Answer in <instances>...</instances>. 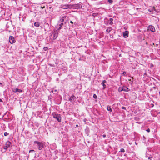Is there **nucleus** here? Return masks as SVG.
Returning a JSON list of instances; mask_svg holds the SVG:
<instances>
[{
  "mask_svg": "<svg viewBox=\"0 0 160 160\" xmlns=\"http://www.w3.org/2000/svg\"><path fill=\"white\" fill-rule=\"evenodd\" d=\"M3 83H1V82H0V86L2 87L3 86Z\"/></svg>",
  "mask_w": 160,
  "mask_h": 160,
  "instance_id": "nucleus-33",
  "label": "nucleus"
},
{
  "mask_svg": "<svg viewBox=\"0 0 160 160\" xmlns=\"http://www.w3.org/2000/svg\"><path fill=\"white\" fill-rule=\"evenodd\" d=\"M93 98L95 99H97V96L95 94H94Z\"/></svg>",
  "mask_w": 160,
  "mask_h": 160,
  "instance_id": "nucleus-26",
  "label": "nucleus"
},
{
  "mask_svg": "<svg viewBox=\"0 0 160 160\" xmlns=\"http://www.w3.org/2000/svg\"><path fill=\"white\" fill-rule=\"evenodd\" d=\"M13 92H22V90L21 89H18V88H16L15 89L14 91H13Z\"/></svg>",
  "mask_w": 160,
  "mask_h": 160,
  "instance_id": "nucleus-15",
  "label": "nucleus"
},
{
  "mask_svg": "<svg viewBox=\"0 0 160 160\" xmlns=\"http://www.w3.org/2000/svg\"><path fill=\"white\" fill-rule=\"evenodd\" d=\"M123 91L124 92H128L130 91V89L128 88L126 86H123L122 87Z\"/></svg>",
  "mask_w": 160,
  "mask_h": 160,
  "instance_id": "nucleus-10",
  "label": "nucleus"
},
{
  "mask_svg": "<svg viewBox=\"0 0 160 160\" xmlns=\"http://www.w3.org/2000/svg\"><path fill=\"white\" fill-rule=\"evenodd\" d=\"M9 133H8V132H5L4 133V135L5 136H7L8 135H9Z\"/></svg>",
  "mask_w": 160,
  "mask_h": 160,
  "instance_id": "nucleus-24",
  "label": "nucleus"
},
{
  "mask_svg": "<svg viewBox=\"0 0 160 160\" xmlns=\"http://www.w3.org/2000/svg\"><path fill=\"white\" fill-rule=\"evenodd\" d=\"M112 30V28L111 27H108L107 28L106 31L108 33H109Z\"/></svg>",
  "mask_w": 160,
  "mask_h": 160,
  "instance_id": "nucleus-18",
  "label": "nucleus"
},
{
  "mask_svg": "<svg viewBox=\"0 0 160 160\" xmlns=\"http://www.w3.org/2000/svg\"><path fill=\"white\" fill-rule=\"evenodd\" d=\"M52 116L53 117L56 119L58 122H61V117L60 114H58L56 112H54L52 114Z\"/></svg>",
  "mask_w": 160,
  "mask_h": 160,
  "instance_id": "nucleus-3",
  "label": "nucleus"
},
{
  "mask_svg": "<svg viewBox=\"0 0 160 160\" xmlns=\"http://www.w3.org/2000/svg\"><path fill=\"white\" fill-rule=\"evenodd\" d=\"M123 36L125 38H126L128 36V32L126 31L123 33Z\"/></svg>",
  "mask_w": 160,
  "mask_h": 160,
  "instance_id": "nucleus-9",
  "label": "nucleus"
},
{
  "mask_svg": "<svg viewBox=\"0 0 160 160\" xmlns=\"http://www.w3.org/2000/svg\"><path fill=\"white\" fill-rule=\"evenodd\" d=\"M34 25L35 27H38L40 25V23L38 22H36L34 23Z\"/></svg>",
  "mask_w": 160,
  "mask_h": 160,
  "instance_id": "nucleus-17",
  "label": "nucleus"
},
{
  "mask_svg": "<svg viewBox=\"0 0 160 160\" xmlns=\"http://www.w3.org/2000/svg\"><path fill=\"white\" fill-rule=\"evenodd\" d=\"M109 20H108L107 19V18H105V19H104V22H105V23L106 24H108L109 23Z\"/></svg>",
  "mask_w": 160,
  "mask_h": 160,
  "instance_id": "nucleus-21",
  "label": "nucleus"
},
{
  "mask_svg": "<svg viewBox=\"0 0 160 160\" xmlns=\"http://www.w3.org/2000/svg\"><path fill=\"white\" fill-rule=\"evenodd\" d=\"M62 27H58V28H57V29L56 31H57L58 32L60 30V29Z\"/></svg>",
  "mask_w": 160,
  "mask_h": 160,
  "instance_id": "nucleus-23",
  "label": "nucleus"
},
{
  "mask_svg": "<svg viewBox=\"0 0 160 160\" xmlns=\"http://www.w3.org/2000/svg\"><path fill=\"white\" fill-rule=\"evenodd\" d=\"M120 152H125V150L123 148H121L120 149Z\"/></svg>",
  "mask_w": 160,
  "mask_h": 160,
  "instance_id": "nucleus-27",
  "label": "nucleus"
},
{
  "mask_svg": "<svg viewBox=\"0 0 160 160\" xmlns=\"http://www.w3.org/2000/svg\"><path fill=\"white\" fill-rule=\"evenodd\" d=\"M108 1L109 3H112L113 2L112 0H108Z\"/></svg>",
  "mask_w": 160,
  "mask_h": 160,
  "instance_id": "nucleus-29",
  "label": "nucleus"
},
{
  "mask_svg": "<svg viewBox=\"0 0 160 160\" xmlns=\"http://www.w3.org/2000/svg\"><path fill=\"white\" fill-rule=\"evenodd\" d=\"M58 32L57 31L54 30L50 33L49 37L51 41L55 40L58 37Z\"/></svg>",
  "mask_w": 160,
  "mask_h": 160,
  "instance_id": "nucleus-2",
  "label": "nucleus"
},
{
  "mask_svg": "<svg viewBox=\"0 0 160 160\" xmlns=\"http://www.w3.org/2000/svg\"><path fill=\"white\" fill-rule=\"evenodd\" d=\"M76 97L73 95H72V96L70 98L69 100L71 102H72L74 101V100L75 99Z\"/></svg>",
  "mask_w": 160,
  "mask_h": 160,
  "instance_id": "nucleus-12",
  "label": "nucleus"
},
{
  "mask_svg": "<svg viewBox=\"0 0 160 160\" xmlns=\"http://www.w3.org/2000/svg\"><path fill=\"white\" fill-rule=\"evenodd\" d=\"M152 107H153L154 106V105L153 104H152Z\"/></svg>",
  "mask_w": 160,
  "mask_h": 160,
  "instance_id": "nucleus-42",
  "label": "nucleus"
},
{
  "mask_svg": "<svg viewBox=\"0 0 160 160\" xmlns=\"http://www.w3.org/2000/svg\"><path fill=\"white\" fill-rule=\"evenodd\" d=\"M148 11H150V12H151V10H150V9H149V10H148Z\"/></svg>",
  "mask_w": 160,
  "mask_h": 160,
  "instance_id": "nucleus-41",
  "label": "nucleus"
},
{
  "mask_svg": "<svg viewBox=\"0 0 160 160\" xmlns=\"http://www.w3.org/2000/svg\"><path fill=\"white\" fill-rule=\"evenodd\" d=\"M107 110L109 112H112V110L110 106H107Z\"/></svg>",
  "mask_w": 160,
  "mask_h": 160,
  "instance_id": "nucleus-19",
  "label": "nucleus"
},
{
  "mask_svg": "<svg viewBox=\"0 0 160 160\" xmlns=\"http://www.w3.org/2000/svg\"><path fill=\"white\" fill-rule=\"evenodd\" d=\"M82 4L80 2L78 4H74L71 5L72 7L74 9L81 8L82 7Z\"/></svg>",
  "mask_w": 160,
  "mask_h": 160,
  "instance_id": "nucleus-4",
  "label": "nucleus"
},
{
  "mask_svg": "<svg viewBox=\"0 0 160 160\" xmlns=\"http://www.w3.org/2000/svg\"><path fill=\"white\" fill-rule=\"evenodd\" d=\"M33 143L34 145L37 147L38 149L41 150L44 148L45 142L43 141L39 142L37 141H35Z\"/></svg>",
  "mask_w": 160,
  "mask_h": 160,
  "instance_id": "nucleus-1",
  "label": "nucleus"
},
{
  "mask_svg": "<svg viewBox=\"0 0 160 160\" xmlns=\"http://www.w3.org/2000/svg\"><path fill=\"white\" fill-rule=\"evenodd\" d=\"M18 70L20 71V72H19L20 73L22 72H24V68L23 67H20L18 68Z\"/></svg>",
  "mask_w": 160,
  "mask_h": 160,
  "instance_id": "nucleus-16",
  "label": "nucleus"
},
{
  "mask_svg": "<svg viewBox=\"0 0 160 160\" xmlns=\"http://www.w3.org/2000/svg\"><path fill=\"white\" fill-rule=\"evenodd\" d=\"M126 74V72H124L123 73H122V74H123V75H125Z\"/></svg>",
  "mask_w": 160,
  "mask_h": 160,
  "instance_id": "nucleus-35",
  "label": "nucleus"
},
{
  "mask_svg": "<svg viewBox=\"0 0 160 160\" xmlns=\"http://www.w3.org/2000/svg\"><path fill=\"white\" fill-rule=\"evenodd\" d=\"M113 20V19L112 18H109V20H108L109 21H110V22H112Z\"/></svg>",
  "mask_w": 160,
  "mask_h": 160,
  "instance_id": "nucleus-28",
  "label": "nucleus"
},
{
  "mask_svg": "<svg viewBox=\"0 0 160 160\" xmlns=\"http://www.w3.org/2000/svg\"><path fill=\"white\" fill-rule=\"evenodd\" d=\"M70 23H72H72H73V22H72V21H70Z\"/></svg>",
  "mask_w": 160,
  "mask_h": 160,
  "instance_id": "nucleus-39",
  "label": "nucleus"
},
{
  "mask_svg": "<svg viewBox=\"0 0 160 160\" xmlns=\"http://www.w3.org/2000/svg\"><path fill=\"white\" fill-rule=\"evenodd\" d=\"M98 14L97 13H93L92 14V16L93 17L97 16Z\"/></svg>",
  "mask_w": 160,
  "mask_h": 160,
  "instance_id": "nucleus-22",
  "label": "nucleus"
},
{
  "mask_svg": "<svg viewBox=\"0 0 160 160\" xmlns=\"http://www.w3.org/2000/svg\"><path fill=\"white\" fill-rule=\"evenodd\" d=\"M63 24H64L62 22L58 21V23L56 26L57 28H58V27H62L63 25Z\"/></svg>",
  "mask_w": 160,
  "mask_h": 160,
  "instance_id": "nucleus-13",
  "label": "nucleus"
},
{
  "mask_svg": "<svg viewBox=\"0 0 160 160\" xmlns=\"http://www.w3.org/2000/svg\"><path fill=\"white\" fill-rule=\"evenodd\" d=\"M109 23V24H110L111 25H112L113 24V23L112 22H110Z\"/></svg>",
  "mask_w": 160,
  "mask_h": 160,
  "instance_id": "nucleus-34",
  "label": "nucleus"
},
{
  "mask_svg": "<svg viewBox=\"0 0 160 160\" xmlns=\"http://www.w3.org/2000/svg\"><path fill=\"white\" fill-rule=\"evenodd\" d=\"M102 137H103V138H105V137H106V135H105V134H103V135H102Z\"/></svg>",
  "mask_w": 160,
  "mask_h": 160,
  "instance_id": "nucleus-36",
  "label": "nucleus"
},
{
  "mask_svg": "<svg viewBox=\"0 0 160 160\" xmlns=\"http://www.w3.org/2000/svg\"><path fill=\"white\" fill-rule=\"evenodd\" d=\"M148 29L152 32H154L155 31V29L154 27L152 25L149 26Z\"/></svg>",
  "mask_w": 160,
  "mask_h": 160,
  "instance_id": "nucleus-7",
  "label": "nucleus"
},
{
  "mask_svg": "<svg viewBox=\"0 0 160 160\" xmlns=\"http://www.w3.org/2000/svg\"><path fill=\"white\" fill-rule=\"evenodd\" d=\"M66 18V16H61L60 17V19L59 21L63 22H64V20Z\"/></svg>",
  "mask_w": 160,
  "mask_h": 160,
  "instance_id": "nucleus-8",
  "label": "nucleus"
},
{
  "mask_svg": "<svg viewBox=\"0 0 160 160\" xmlns=\"http://www.w3.org/2000/svg\"><path fill=\"white\" fill-rule=\"evenodd\" d=\"M35 152V151L33 150H31L29 151V153L30 152Z\"/></svg>",
  "mask_w": 160,
  "mask_h": 160,
  "instance_id": "nucleus-30",
  "label": "nucleus"
},
{
  "mask_svg": "<svg viewBox=\"0 0 160 160\" xmlns=\"http://www.w3.org/2000/svg\"><path fill=\"white\" fill-rule=\"evenodd\" d=\"M118 91L119 92H121L123 91V89L122 87H119L118 89Z\"/></svg>",
  "mask_w": 160,
  "mask_h": 160,
  "instance_id": "nucleus-20",
  "label": "nucleus"
},
{
  "mask_svg": "<svg viewBox=\"0 0 160 160\" xmlns=\"http://www.w3.org/2000/svg\"><path fill=\"white\" fill-rule=\"evenodd\" d=\"M159 95H160V91L159 92Z\"/></svg>",
  "mask_w": 160,
  "mask_h": 160,
  "instance_id": "nucleus-47",
  "label": "nucleus"
},
{
  "mask_svg": "<svg viewBox=\"0 0 160 160\" xmlns=\"http://www.w3.org/2000/svg\"><path fill=\"white\" fill-rule=\"evenodd\" d=\"M122 108L124 110L126 109V108L125 107L123 106L122 107Z\"/></svg>",
  "mask_w": 160,
  "mask_h": 160,
  "instance_id": "nucleus-32",
  "label": "nucleus"
},
{
  "mask_svg": "<svg viewBox=\"0 0 160 160\" xmlns=\"http://www.w3.org/2000/svg\"><path fill=\"white\" fill-rule=\"evenodd\" d=\"M9 42L11 44H13L15 42V40L13 37L12 36H10L9 37Z\"/></svg>",
  "mask_w": 160,
  "mask_h": 160,
  "instance_id": "nucleus-5",
  "label": "nucleus"
},
{
  "mask_svg": "<svg viewBox=\"0 0 160 160\" xmlns=\"http://www.w3.org/2000/svg\"><path fill=\"white\" fill-rule=\"evenodd\" d=\"M62 8L63 9H66L70 8V5H63Z\"/></svg>",
  "mask_w": 160,
  "mask_h": 160,
  "instance_id": "nucleus-14",
  "label": "nucleus"
},
{
  "mask_svg": "<svg viewBox=\"0 0 160 160\" xmlns=\"http://www.w3.org/2000/svg\"><path fill=\"white\" fill-rule=\"evenodd\" d=\"M79 60H81V58H79Z\"/></svg>",
  "mask_w": 160,
  "mask_h": 160,
  "instance_id": "nucleus-44",
  "label": "nucleus"
},
{
  "mask_svg": "<svg viewBox=\"0 0 160 160\" xmlns=\"http://www.w3.org/2000/svg\"><path fill=\"white\" fill-rule=\"evenodd\" d=\"M146 131L148 132H150V130L149 128H148L146 130Z\"/></svg>",
  "mask_w": 160,
  "mask_h": 160,
  "instance_id": "nucleus-31",
  "label": "nucleus"
},
{
  "mask_svg": "<svg viewBox=\"0 0 160 160\" xmlns=\"http://www.w3.org/2000/svg\"><path fill=\"white\" fill-rule=\"evenodd\" d=\"M76 126L77 127H78V125H77H77H76Z\"/></svg>",
  "mask_w": 160,
  "mask_h": 160,
  "instance_id": "nucleus-43",
  "label": "nucleus"
},
{
  "mask_svg": "<svg viewBox=\"0 0 160 160\" xmlns=\"http://www.w3.org/2000/svg\"><path fill=\"white\" fill-rule=\"evenodd\" d=\"M3 102V101H2V99H1V98H0V102Z\"/></svg>",
  "mask_w": 160,
  "mask_h": 160,
  "instance_id": "nucleus-38",
  "label": "nucleus"
},
{
  "mask_svg": "<svg viewBox=\"0 0 160 160\" xmlns=\"http://www.w3.org/2000/svg\"><path fill=\"white\" fill-rule=\"evenodd\" d=\"M106 82V81L105 80H104L101 83V84L103 86V89H104L106 87V85L105 84Z\"/></svg>",
  "mask_w": 160,
  "mask_h": 160,
  "instance_id": "nucleus-11",
  "label": "nucleus"
},
{
  "mask_svg": "<svg viewBox=\"0 0 160 160\" xmlns=\"http://www.w3.org/2000/svg\"><path fill=\"white\" fill-rule=\"evenodd\" d=\"M11 144V143L10 141H7L5 145L3 147V148L5 150H6L7 148L10 147Z\"/></svg>",
  "mask_w": 160,
  "mask_h": 160,
  "instance_id": "nucleus-6",
  "label": "nucleus"
},
{
  "mask_svg": "<svg viewBox=\"0 0 160 160\" xmlns=\"http://www.w3.org/2000/svg\"><path fill=\"white\" fill-rule=\"evenodd\" d=\"M135 144H137V142H135Z\"/></svg>",
  "mask_w": 160,
  "mask_h": 160,
  "instance_id": "nucleus-46",
  "label": "nucleus"
},
{
  "mask_svg": "<svg viewBox=\"0 0 160 160\" xmlns=\"http://www.w3.org/2000/svg\"><path fill=\"white\" fill-rule=\"evenodd\" d=\"M50 66H52L51 64H49Z\"/></svg>",
  "mask_w": 160,
  "mask_h": 160,
  "instance_id": "nucleus-45",
  "label": "nucleus"
},
{
  "mask_svg": "<svg viewBox=\"0 0 160 160\" xmlns=\"http://www.w3.org/2000/svg\"><path fill=\"white\" fill-rule=\"evenodd\" d=\"M48 49V47H45L43 48V50L46 51Z\"/></svg>",
  "mask_w": 160,
  "mask_h": 160,
  "instance_id": "nucleus-25",
  "label": "nucleus"
},
{
  "mask_svg": "<svg viewBox=\"0 0 160 160\" xmlns=\"http://www.w3.org/2000/svg\"><path fill=\"white\" fill-rule=\"evenodd\" d=\"M152 158V157H149L148 158V159H151V158Z\"/></svg>",
  "mask_w": 160,
  "mask_h": 160,
  "instance_id": "nucleus-37",
  "label": "nucleus"
},
{
  "mask_svg": "<svg viewBox=\"0 0 160 160\" xmlns=\"http://www.w3.org/2000/svg\"><path fill=\"white\" fill-rule=\"evenodd\" d=\"M144 139H145V137L144 136H143V138Z\"/></svg>",
  "mask_w": 160,
  "mask_h": 160,
  "instance_id": "nucleus-40",
  "label": "nucleus"
}]
</instances>
